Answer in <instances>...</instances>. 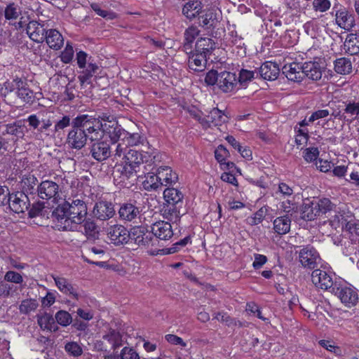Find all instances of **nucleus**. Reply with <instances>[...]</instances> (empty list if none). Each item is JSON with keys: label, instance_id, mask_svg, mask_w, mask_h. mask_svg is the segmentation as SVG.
Here are the masks:
<instances>
[{"label": "nucleus", "instance_id": "nucleus-1", "mask_svg": "<svg viewBox=\"0 0 359 359\" xmlns=\"http://www.w3.org/2000/svg\"><path fill=\"white\" fill-rule=\"evenodd\" d=\"M108 128L106 123H102L92 116L79 115L72 121L66 144L69 149L81 150L86 146L88 139L91 142L100 139Z\"/></svg>", "mask_w": 359, "mask_h": 359}, {"label": "nucleus", "instance_id": "nucleus-2", "mask_svg": "<svg viewBox=\"0 0 359 359\" xmlns=\"http://www.w3.org/2000/svg\"><path fill=\"white\" fill-rule=\"evenodd\" d=\"M87 205L83 197H69L52 212V219L60 230L76 231L87 215Z\"/></svg>", "mask_w": 359, "mask_h": 359}, {"label": "nucleus", "instance_id": "nucleus-3", "mask_svg": "<svg viewBox=\"0 0 359 359\" xmlns=\"http://www.w3.org/2000/svg\"><path fill=\"white\" fill-rule=\"evenodd\" d=\"M114 152V161H116L114 173L120 174L121 182L125 180L135 181L140 165L151 161V156L148 152L131 149L123 144H115Z\"/></svg>", "mask_w": 359, "mask_h": 359}, {"label": "nucleus", "instance_id": "nucleus-4", "mask_svg": "<svg viewBox=\"0 0 359 359\" xmlns=\"http://www.w3.org/2000/svg\"><path fill=\"white\" fill-rule=\"evenodd\" d=\"M0 95L9 100L18 97L25 103H32L34 100V93L27 81L18 77L0 85Z\"/></svg>", "mask_w": 359, "mask_h": 359}, {"label": "nucleus", "instance_id": "nucleus-5", "mask_svg": "<svg viewBox=\"0 0 359 359\" xmlns=\"http://www.w3.org/2000/svg\"><path fill=\"white\" fill-rule=\"evenodd\" d=\"M333 208H334V204L329 198H323L316 200L307 198L304 201L302 207L301 218L304 220L312 221L321 214L331 212Z\"/></svg>", "mask_w": 359, "mask_h": 359}, {"label": "nucleus", "instance_id": "nucleus-6", "mask_svg": "<svg viewBox=\"0 0 359 359\" xmlns=\"http://www.w3.org/2000/svg\"><path fill=\"white\" fill-rule=\"evenodd\" d=\"M106 123L109 128L105 133L109 135L111 141H115V144H122L123 143V145H127L130 148L142 143V137L140 133H130L115 122L109 121Z\"/></svg>", "mask_w": 359, "mask_h": 359}, {"label": "nucleus", "instance_id": "nucleus-7", "mask_svg": "<svg viewBox=\"0 0 359 359\" xmlns=\"http://www.w3.org/2000/svg\"><path fill=\"white\" fill-rule=\"evenodd\" d=\"M332 293L336 295L348 308L355 306L358 303V291L353 287L337 284L335 287H333Z\"/></svg>", "mask_w": 359, "mask_h": 359}, {"label": "nucleus", "instance_id": "nucleus-8", "mask_svg": "<svg viewBox=\"0 0 359 359\" xmlns=\"http://www.w3.org/2000/svg\"><path fill=\"white\" fill-rule=\"evenodd\" d=\"M61 189L56 182L52 180L42 181L38 185L36 196L42 200L57 202L61 198Z\"/></svg>", "mask_w": 359, "mask_h": 359}, {"label": "nucleus", "instance_id": "nucleus-9", "mask_svg": "<svg viewBox=\"0 0 359 359\" xmlns=\"http://www.w3.org/2000/svg\"><path fill=\"white\" fill-rule=\"evenodd\" d=\"M311 281L317 288L328 290L330 292H332L333 287H335L337 285V283L333 279L332 273L321 269H316L313 271Z\"/></svg>", "mask_w": 359, "mask_h": 359}, {"label": "nucleus", "instance_id": "nucleus-10", "mask_svg": "<svg viewBox=\"0 0 359 359\" xmlns=\"http://www.w3.org/2000/svg\"><path fill=\"white\" fill-rule=\"evenodd\" d=\"M114 144L115 141H112L111 145L104 141L93 143L90 151L92 157L97 161H103L109 156L114 158Z\"/></svg>", "mask_w": 359, "mask_h": 359}, {"label": "nucleus", "instance_id": "nucleus-11", "mask_svg": "<svg viewBox=\"0 0 359 359\" xmlns=\"http://www.w3.org/2000/svg\"><path fill=\"white\" fill-rule=\"evenodd\" d=\"M299 259L304 268L313 269L320 264V257L315 248L306 246L299 253Z\"/></svg>", "mask_w": 359, "mask_h": 359}, {"label": "nucleus", "instance_id": "nucleus-12", "mask_svg": "<svg viewBox=\"0 0 359 359\" xmlns=\"http://www.w3.org/2000/svg\"><path fill=\"white\" fill-rule=\"evenodd\" d=\"M10 209L15 213H22L30 206L29 196L25 192L16 191L9 196Z\"/></svg>", "mask_w": 359, "mask_h": 359}, {"label": "nucleus", "instance_id": "nucleus-13", "mask_svg": "<svg viewBox=\"0 0 359 359\" xmlns=\"http://www.w3.org/2000/svg\"><path fill=\"white\" fill-rule=\"evenodd\" d=\"M118 217L123 222H135L141 217V208L135 203L126 202L120 204Z\"/></svg>", "mask_w": 359, "mask_h": 359}, {"label": "nucleus", "instance_id": "nucleus-14", "mask_svg": "<svg viewBox=\"0 0 359 359\" xmlns=\"http://www.w3.org/2000/svg\"><path fill=\"white\" fill-rule=\"evenodd\" d=\"M330 214L334 212L333 215H330L329 219L330 225L337 229L339 227L340 224L342 225H346L348 222H355L353 221L351 212L344 207H337L334 204V208L331 212H328Z\"/></svg>", "mask_w": 359, "mask_h": 359}, {"label": "nucleus", "instance_id": "nucleus-15", "mask_svg": "<svg viewBox=\"0 0 359 359\" xmlns=\"http://www.w3.org/2000/svg\"><path fill=\"white\" fill-rule=\"evenodd\" d=\"M51 277L53 278L55 285L62 294L76 300L81 297V294L79 289L75 287L68 279L54 274L51 275Z\"/></svg>", "mask_w": 359, "mask_h": 359}, {"label": "nucleus", "instance_id": "nucleus-16", "mask_svg": "<svg viewBox=\"0 0 359 359\" xmlns=\"http://www.w3.org/2000/svg\"><path fill=\"white\" fill-rule=\"evenodd\" d=\"M115 212L112 203L106 200H100L96 202L93 210L94 217L101 221H106L112 218Z\"/></svg>", "mask_w": 359, "mask_h": 359}, {"label": "nucleus", "instance_id": "nucleus-17", "mask_svg": "<svg viewBox=\"0 0 359 359\" xmlns=\"http://www.w3.org/2000/svg\"><path fill=\"white\" fill-rule=\"evenodd\" d=\"M107 237L112 243L116 245L127 243L129 241L128 231L121 224L109 226L107 229Z\"/></svg>", "mask_w": 359, "mask_h": 359}, {"label": "nucleus", "instance_id": "nucleus-18", "mask_svg": "<svg viewBox=\"0 0 359 359\" xmlns=\"http://www.w3.org/2000/svg\"><path fill=\"white\" fill-rule=\"evenodd\" d=\"M304 63L290 62L285 64L283 68V74L291 81L300 83L304 79L303 73Z\"/></svg>", "mask_w": 359, "mask_h": 359}, {"label": "nucleus", "instance_id": "nucleus-19", "mask_svg": "<svg viewBox=\"0 0 359 359\" xmlns=\"http://www.w3.org/2000/svg\"><path fill=\"white\" fill-rule=\"evenodd\" d=\"M26 30L29 38L36 43H43L48 31L44 24L34 20L28 23Z\"/></svg>", "mask_w": 359, "mask_h": 359}, {"label": "nucleus", "instance_id": "nucleus-20", "mask_svg": "<svg viewBox=\"0 0 359 359\" xmlns=\"http://www.w3.org/2000/svg\"><path fill=\"white\" fill-rule=\"evenodd\" d=\"M335 22L340 28L346 31L351 30L355 25L353 14L345 8L336 11Z\"/></svg>", "mask_w": 359, "mask_h": 359}, {"label": "nucleus", "instance_id": "nucleus-21", "mask_svg": "<svg viewBox=\"0 0 359 359\" xmlns=\"http://www.w3.org/2000/svg\"><path fill=\"white\" fill-rule=\"evenodd\" d=\"M238 84L236 74L223 71L219 73L218 88L224 93L233 91Z\"/></svg>", "mask_w": 359, "mask_h": 359}, {"label": "nucleus", "instance_id": "nucleus-22", "mask_svg": "<svg viewBox=\"0 0 359 359\" xmlns=\"http://www.w3.org/2000/svg\"><path fill=\"white\" fill-rule=\"evenodd\" d=\"M151 233L160 240H168L173 236V230L170 223L165 221H158L151 226Z\"/></svg>", "mask_w": 359, "mask_h": 359}, {"label": "nucleus", "instance_id": "nucleus-23", "mask_svg": "<svg viewBox=\"0 0 359 359\" xmlns=\"http://www.w3.org/2000/svg\"><path fill=\"white\" fill-rule=\"evenodd\" d=\"M102 340L104 345L103 348L105 351H107L108 346L115 351L124 344V339H123L122 334L119 332L112 329H110L107 333L103 335Z\"/></svg>", "mask_w": 359, "mask_h": 359}, {"label": "nucleus", "instance_id": "nucleus-24", "mask_svg": "<svg viewBox=\"0 0 359 359\" xmlns=\"http://www.w3.org/2000/svg\"><path fill=\"white\" fill-rule=\"evenodd\" d=\"M38 179L31 174L25 175L20 182V192H25L27 196L30 195L34 198L38 191Z\"/></svg>", "mask_w": 359, "mask_h": 359}, {"label": "nucleus", "instance_id": "nucleus-25", "mask_svg": "<svg viewBox=\"0 0 359 359\" xmlns=\"http://www.w3.org/2000/svg\"><path fill=\"white\" fill-rule=\"evenodd\" d=\"M280 73V69L278 65L275 62L267 61L264 62L256 72V77L260 76L266 80L273 81L276 80Z\"/></svg>", "mask_w": 359, "mask_h": 359}, {"label": "nucleus", "instance_id": "nucleus-26", "mask_svg": "<svg viewBox=\"0 0 359 359\" xmlns=\"http://www.w3.org/2000/svg\"><path fill=\"white\" fill-rule=\"evenodd\" d=\"M303 73L304 78L318 81L322 77L323 68L318 62L309 61L304 63Z\"/></svg>", "mask_w": 359, "mask_h": 359}, {"label": "nucleus", "instance_id": "nucleus-27", "mask_svg": "<svg viewBox=\"0 0 359 359\" xmlns=\"http://www.w3.org/2000/svg\"><path fill=\"white\" fill-rule=\"evenodd\" d=\"M226 118L221 110L213 108L208 115H205V120H203V127L207 128L212 126L221 125L226 121Z\"/></svg>", "mask_w": 359, "mask_h": 359}, {"label": "nucleus", "instance_id": "nucleus-28", "mask_svg": "<svg viewBox=\"0 0 359 359\" xmlns=\"http://www.w3.org/2000/svg\"><path fill=\"white\" fill-rule=\"evenodd\" d=\"M158 180L162 182V187L170 186L177 181V175L169 166H161L156 170Z\"/></svg>", "mask_w": 359, "mask_h": 359}, {"label": "nucleus", "instance_id": "nucleus-29", "mask_svg": "<svg viewBox=\"0 0 359 359\" xmlns=\"http://www.w3.org/2000/svg\"><path fill=\"white\" fill-rule=\"evenodd\" d=\"M48 47L53 50H58L64 45V38L59 31L55 29H49L46 33L45 41Z\"/></svg>", "mask_w": 359, "mask_h": 359}, {"label": "nucleus", "instance_id": "nucleus-30", "mask_svg": "<svg viewBox=\"0 0 359 359\" xmlns=\"http://www.w3.org/2000/svg\"><path fill=\"white\" fill-rule=\"evenodd\" d=\"M207 57L205 55H201L196 51L189 55L188 66L189 68L194 72H203L206 68Z\"/></svg>", "mask_w": 359, "mask_h": 359}, {"label": "nucleus", "instance_id": "nucleus-31", "mask_svg": "<svg viewBox=\"0 0 359 359\" xmlns=\"http://www.w3.org/2000/svg\"><path fill=\"white\" fill-rule=\"evenodd\" d=\"M203 5L200 1H189L183 6L182 13L187 18L191 20L201 13Z\"/></svg>", "mask_w": 359, "mask_h": 359}, {"label": "nucleus", "instance_id": "nucleus-32", "mask_svg": "<svg viewBox=\"0 0 359 359\" xmlns=\"http://www.w3.org/2000/svg\"><path fill=\"white\" fill-rule=\"evenodd\" d=\"M215 41L210 38H201L196 43L195 51L209 57L212 51L215 49Z\"/></svg>", "mask_w": 359, "mask_h": 359}, {"label": "nucleus", "instance_id": "nucleus-33", "mask_svg": "<svg viewBox=\"0 0 359 359\" xmlns=\"http://www.w3.org/2000/svg\"><path fill=\"white\" fill-rule=\"evenodd\" d=\"M200 25L209 29L215 27L219 22V15L216 10L208 9L205 14L199 17Z\"/></svg>", "mask_w": 359, "mask_h": 359}, {"label": "nucleus", "instance_id": "nucleus-34", "mask_svg": "<svg viewBox=\"0 0 359 359\" xmlns=\"http://www.w3.org/2000/svg\"><path fill=\"white\" fill-rule=\"evenodd\" d=\"M190 238L189 236L185 237L184 238L180 240V241L176 242L174 243L172 247L170 248H162L158 250H151L149 252L150 255L156 256L158 255H170L177 252L180 248L184 247L188 242L189 241Z\"/></svg>", "mask_w": 359, "mask_h": 359}, {"label": "nucleus", "instance_id": "nucleus-35", "mask_svg": "<svg viewBox=\"0 0 359 359\" xmlns=\"http://www.w3.org/2000/svg\"><path fill=\"white\" fill-rule=\"evenodd\" d=\"M163 197L168 203L174 206L182 203L184 196L177 189L168 187L163 191Z\"/></svg>", "mask_w": 359, "mask_h": 359}, {"label": "nucleus", "instance_id": "nucleus-36", "mask_svg": "<svg viewBox=\"0 0 359 359\" xmlns=\"http://www.w3.org/2000/svg\"><path fill=\"white\" fill-rule=\"evenodd\" d=\"M344 50L351 55L359 53V35L356 34H348L345 39Z\"/></svg>", "mask_w": 359, "mask_h": 359}, {"label": "nucleus", "instance_id": "nucleus-37", "mask_svg": "<svg viewBox=\"0 0 359 359\" xmlns=\"http://www.w3.org/2000/svg\"><path fill=\"white\" fill-rule=\"evenodd\" d=\"M290 224L291 220L288 217H279L273 221V229L279 235H284L290 231Z\"/></svg>", "mask_w": 359, "mask_h": 359}, {"label": "nucleus", "instance_id": "nucleus-38", "mask_svg": "<svg viewBox=\"0 0 359 359\" xmlns=\"http://www.w3.org/2000/svg\"><path fill=\"white\" fill-rule=\"evenodd\" d=\"M37 323L39 327L45 330L55 331L57 326L55 322V318L51 314L45 313L43 315H37Z\"/></svg>", "mask_w": 359, "mask_h": 359}, {"label": "nucleus", "instance_id": "nucleus-39", "mask_svg": "<svg viewBox=\"0 0 359 359\" xmlns=\"http://www.w3.org/2000/svg\"><path fill=\"white\" fill-rule=\"evenodd\" d=\"M345 108L344 109V114H346L349 118H346L347 121H353L358 119L359 116V102L352 100L344 102Z\"/></svg>", "mask_w": 359, "mask_h": 359}, {"label": "nucleus", "instance_id": "nucleus-40", "mask_svg": "<svg viewBox=\"0 0 359 359\" xmlns=\"http://www.w3.org/2000/svg\"><path fill=\"white\" fill-rule=\"evenodd\" d=\"M21 14V7L14 2L8 4L4 11L5 19L10 22L16 20Z\"/></svg>", "mask_w": 359, "mask_h": 359}, {"label": "nucleus", "instance_id": "nucleus-41", "mask_svg": "<svg viewBox=\"0 0 359 359\" xmlns=\"http://www.w3.org/2000/svg\"><path fill=\"white\" fill-rule=\"evenodd\" d=\"M334 70L340 74H348L351 72L352 63L348 58H338L334 62Z\"/></svg>", "mask_w": 359, "mask_h": 359}, {"label": "nucleus", "instance_id": "nucleus-42", "mask_svg": "<svg viewBox=\"0 0 359 359\" xmlns=\"http://www.w3.org/2000/svg\"><path fill=\"white\" fill-rule=\"evenodd\" d=\"M146 179L144 181V189L147 191H156L158 189L162 188V182L158 180V176L157 172L156 173H148L145 176Z\"/></svg>", "mask_w": 359, "mask_h": 359}, {"label": "nucleus", "instance_id": "nucleus-43", "mask_svg": "<svg viewBox=\"0 0 359 359\" xmlns=\"http://www.w3.org/2000/svg\"><path fill=\"white\" fill-rule=\"evenodd\" d=\"M98 66L93 63H89L86 69L83 70L78 79L83 86L85 83H90V79L96 74Z\"/></svg>", "mask_w": 359, "mask_h": 359}, {"label": "nucleus", "instance_id": "nucleus-44", "mask_svg": "<svg viewBox=\"0 0 359 359\" xmlns=\"http://www.w3.org/2000/svg\"><path fill=\"white\" fill-rule=\"evenodd\" d=\"M0 130H1L3 135L10 134L17 137H20L23 135L21 126L17 123L11 124H1L0 123Z\"/></svg>", "mask_w": 359, "mask_h": 359}, {"label": "nucleus", "instance_id": "nucleus-45", "mask_svg": "<svg viewBox=\"0 0 359 359\" xmlns=\"http://www.w3.org/2000/svg\"><path fill=\"white\" fill-rule=\"evenodd\" d=\"M39 306L36 299H27L21 302L19 306V310L21 313L29 314L32 311H34Z\"/></svg>", "mask_w": 359, "mask_h": 359}, {"label": "nucleus", "instance_id": "nucleus-46", "mask_svg": "<svg viewBox=\"0 0 359 359\" xmlns=\"http://www.w3.org/2000/svg\"><path fill=\"white\" fill-rule=\"evenodd\" d=\"M148 230L147 227L144 226H135L130 229L128 231L129 239L134 241L137 245V240L141 239V237L145 236V233Z\"/></svg>", "mask_w": 359, "mask_h": 359}, {"label": "nucleus", "instance_id": "nucleus-47", "mask_svg": "<svg viewBox=\"0 0 359 359\" xmlns=\"http://www.w3.org/2000/svg\"><path fill=\"white\" fill-rule=\"evenodd\" d=\"M63 327L69 325L72 321V318L70 313L64 310H60L55 313V321Z\"/></svg>", "mask_w": 359, "mask_h": 359}, {"label": "nucleus", "instance_id": "nucleus-48", "mask_svg": "<svg viewBox=\"0 0 359 359\" xmlns=\"http://www.w3.org/2000/svg\"><path fill=\"white\" fill-rule=\"evenodd\" d=\"M65 351L71 355L78 357L83 353L82 348L77 342H68L65 346Z\"/></svg>", "mask_w": 359, "mask_h": 359}, {"label": "nucleus", "instance_id": "nucleus-49", "mask_svg": "<svg viewBox=\"0 0 359 359\" xmlns=\"http://www.w3.org/2000/svg\"><path fill=\"white\" fill-rule=\"evenodd\" d=\"M74 53V51L72 46L69 42H67L65 48L61 52L60 56L61 61L65 64L69 63L73 59Z\"/></svg>", "mask_w": 359, "mask_h": 359}, {"label": "nucleus", "instance_id": "nucleus-50", "mask_svg": "<svg viewBox=\"0 0 359 359\" xmlns=\"http://www.w3.org/2000/svg\"><path fill=\"white\" fill-rule=\"evenodd\" d=\"M229 156V151L222 144L219 145L215 151V158L221 164L225 163V161Z\"/></svg>", "mask_w": 359, "mask_h": 359}, {"label": "nucleus", "instance_id": "nucleus-51", "mask_svg": "<svg viewBox=\"0 0 359 359\" xmlns=\"http://www.w3.org/2000/svg\"><path fill=\"white\" fill-rule=\"evenodd\" d=\"M257 71H249L247 69H241L239 73L238 81L241 86H244L245 84L255 78V74Z\"/></svg>", "mask_w": 359, "mask_h": 359}, {"label": "nucleus", "instance_id": "nucleus-52", "mask_svg": "<svg viewBox=\"0 0 359 359\" xmlns=\"http://www.w3.org/2000/svg\"><path fill=\"white\" fill-rule=\"evenodd\" d=\"M119 355L121 359H140L139 354L133 347H123Z\"/></svg>", "mask_w": 359, "mask_h": 359}, {"label": "nucleus", "instance_id": "nucleus-53", "mask_svg": "<svg viewBox=\"0 0 359 359\" xmlns=\"http://www.w3.org/2000/svg\"><path fill=\"white\" fill-rule=\"evenodd\" d=\"M6 282L15 284H21L23 282V277L19 273L14 271H8L6 273L4 278Z\"/></svg>", "mask_w": 359, "mask_h": 359}, {"label": "nucleus", "instance_id": "nucleus-54", "mask_svg": "<svg viewBox=\"0 0 359 359\" xmlns=\"http://www.w3.org/2000/svg\"><path fill=\"white\" fill-rule=\"evenodd\" d=\"M91 8L98 15L104 18L112 20L116 16L114 12L102 9L97 4H91Z\"/></svg>", "mask_w": 359, "mask_h": 359}, {"label": "nucleus", "instance_id": "nucleus-55", "mask_svg": "<svg viewBox=\"0 0 359 359\" xmlns=\"http://www.w3.org/2000/svg\"><path fill=\"white\" fill-rule=\"evenodd\" d=\"M153 234L147 230L145 236L141 237V239L137 240V245L139 246L149 247L150 245L154 246L157 242V240L153 238Z\"/></svg>", "mask_w": 359, "mask_h": 359}, {"label": "nucleus", "instance_id": "nucleus-56", "mask_svg": "<svg viewBox=\"0 0 359 359\" xmlns=\"http://www.w3.org/2000/svg\"><path fill=\"white\" fill-rule=\"evenodd\" d=\"M200 31L196 26L189 27L184 32V41L188 43H193L196 39V36L199 34Z\"/></svg>", "mask_w": 359, "mask_h": 359}, {"label": "nucleus", "instance_id": "nucleus-57", "mask_svg": "<svg viewBox=\"0 0 359 359\" xmlns=\"http://www.w3.org/2000/svg\"><path fill=\"white\" fill-rule=\"evenodd\" d=\"M83 228L84 231L87 236H94L97 233V227L96 224L91 219H84Z\"/></svg>", "mask_w": 359, "mask_h": 359}, {"label": "nucleus", "instance_id": "nucleus-58", "mask_svg": "<svg viewBox=\"0 0 359 359\" xmlns=\"http://www.w3.org/2000/svg\"><path fill=\"white\" fill-rule=\"evenodd\" d=\"M44 208V203L41 201L34 203L28 212L29 217L31 218L36 217L42 215Z\"/></svg>", "mask_w": 359, "mask_h": 359}, {"label": "nucleus", "instance_id": "nucleus-59", "mask_svg": "<svg viewBox=\"0 0 359 359\" xmlns=\"http://www.w3.org/2000/svg\"><path fill=\"white\" fill-rule=\"evenodd\" d=\"M265 215L266 210L262 208L254 214L253 217L248 218V223L252 226L257 225L263 221Z\"/></svg>", "mask_w": 359, "mask_h": 359}, {"label": "nucleus", "instance_id": "nucleus-60", "mask_svg": "<svg viewBox=\"0 0 359 359\" xmlns=\"http://www.w3.org/2000/svg\"><path fill=\"white\" fill-rule=\"evenodd\" d=\"M313 6L315 11L323 13L330 9L331 3L329 0H313Z\"/></svg>", "mask_w": 359, "mask_h": 359}, {"label": "nucleus", "instance_id": "nucleus-61", "mask_svg": "<svg viewBox=\"0 0 359 359\" xmlns=\"http://www.w3.org/2000/svg\"><path fill=\"white\" fill-rule=\"evenodd\" d=\"M16 291V287L13 285L1 282L0 284V296L8 297L11 296Z\"/></svg>", "mask_w": 359, "mask_h": 359}, {"label": "nucleus", "instance_id": "nucleus-62", "mask_svg": "<svg viewBox=\"0 0 359 359\" xmlns=\"http://www.w3.org/2000/svg\"><path fill=\"white\" fill-rule=\"evenodd\" d=\"M71 126L72 121L69 116H64L62 119L57 121L55 124V133H60L67 127Z\"/></svg>", "mask_w": 359, "mask_h": 359}, {"label": "nucleus", "instance_id": "nucleus-63", "mask_svg": "<svg viewBox=\"0 0 359 359\" xmlns=\"http://www.w3.org/2000/svg\"><path fill=\"white\" fill-rule=\"evenodd\" d=\"M319 155L318 148L310 147L307 148L304 154V158L306 162H313L316 161Z\"/></svg>", "mask_w": 359, "mask_h": 359}, {"label": "nucleus", "instance_id": "nucleus-64", "mask_svg": "<svg viewBox=\"0 0 359 359\" xmlns=\"http://www.w3.org/2000/svg\"><path fill=\"white\" fill-rule=\"evenodd\" d=\"M219 79V73L215 70L209 71L205 77V82L208 86H213L216 84L217 86Z\"/></svg>", "mask_w": 359, "mask_h": 359}]
</instances>
